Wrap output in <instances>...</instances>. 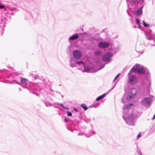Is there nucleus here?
<instances>
[{"mask_svg":"<svg viewBox=\"0 0 155 155\" xmlns=\"http://www.w3.org/2000/svg\"><path fill=\"white\" fill-rule=\"evenodd\" d=\"M132 105V104H130L124 106L123 108L124 111L122 116L127 124L131 126L134 125L135 119L137 118V115L133 114V113H132L131 114H128L129 110L131 108Z\"/></svg>","mask_w":155,"mask_h":155,"instance_id":"nucleus-2","label":"nucleus"},{"mask_svg":"<svg viewBox=\"0 0 155 155\" xmlns=\"http://www.w3.org/2000/svg\"><path fill=\"white\" fill-rule=\"evenodd\" d=\"M54 104H57V105H60V106H61L62 107H64V106L63 105V104H58V103H54Z\"/></svg>","mask_w":155,"mask_h":155,"instance_id":"nucleus-29","label":"nucleus"},{"mask_svg":"<svg viewBox=\"0 0 155 155\" xmlns=\"http://www.w3.org/2000/svg\"><path fill=\"white\" fill-rule=\"evenodd\" d=\"M69 120L68 118L65 117L64 119V121L66 122H67Z\"/></svg>","mask_w":155,"mask_h":155,"instance_id":"nucleus-30","label":"nucleus"},{"mask_svg":"<svg viewBox=\"0 0 155 155\" xmlns=\"http://www.w3.org/2000/svg\"><path fill=\"white\" fill-rule=\"evenodd\" d=\"M120 73H119L115 77V78H114V80L113 81V82H114V81H115L117 79V78L120 75Z\"/></svg>","mask_w":155,"mask_h":155,"instance_id":"nucleus-24","label":"nucleus"},{"mask_svg":"<svg viewBox=\"0 0 155 155\" xmlns=\"http://www.w3.org/2000/svg\"><path fill=\"white\" fill-rule=\"evenodd\" d=\"M5 80L7 81V82H4V81H3L4 82H5V83H11V84H13L14 83L13 82H11L9 81H8V80L7 79H6H6H5Z\"/></svg>","mask_w":155,"mask_h":155,"instance_id":"nucleus-27","label":"nucleus"},{"mask_svg":"<svg viewBox=\"0 0 155 155\" xmlns=\"http://www.w3.org/2000/svg\"><path fill=\"white\" fill-rule=\"evenodd\" d=\"M145 35L146 36V37L149 40H153V38L151 37L150 36V35H149V36H147V34L145 33Z\"/></svg>","mask_w":155,"mask_h":155,"instance_id":"nucleus-20","label":"nucleus"},{"mask_svg":"<svg viewBox=\"0 0 155 155\" xmlns=\"http://www.w3.org/2000/svg\"><path fill=\"white\" fill-rule=\"evenodd\" d=\"M143 7V5H142L137 10L133 12L134 14L135 15L137 16L141 15L142 14V9Z\"/></svg>","mask_w":155,"mask_h":155,"instance_id":"nucleus-14","label":"nucleus"},{"mask_svg":"<svg viewBox=\"0 0 155 155\" xmlns=\"http://www.w3.org/2000/svg\"><path fill=\"white\" fill-rule=\"evenodd\" d=\"M63 108H64L65 109H67V110H69L68 108L67 107H65V106H64V107H63Z\"/></svg>","mask_w":155,"mask_h":155,"instance_id":"nucleus-35","label":"nucleus"},{"mask_svg":"<svg viewBox=\"0 0 155 155\" xmlns=\"http://www.w3.org/2000/svg\"><path fill=\"white\" fill-rule=\"evenodd\" d=\"M133 27H134V28H137L136 26H134Z\"/></svg>","mask_w":155,"mask_h":155,"instance_id":"nucleus-45","label":"nucleus"},{"mask_svg":"<svg viewBox=\"0 0 155 155\" xmlns=\"http://www.w3.org/2000/svg\"><path fill=\"white\" fill-rule=\"evenodd\" d=\"M138 25V28H140L141 27V26L139 24H137Z\"/></svg>","mask_w":155,"mask_h":155,"instance_id":"nucleus-37","label":"nucleus"},{"mask_svg":"<svg viewBox=\"0 0 155 155\" xmlns=\"http://www.w3.org/2000/svg\"><path fill=\"white\" fill-rule=\"evenodd\" d=\"M127 12L128 15L130 16V17H132V16L129 13L128 10H127Z\"/></svg>","mask_w":155,"mask_h":155,"instance_id":"nucleus-34","label":"nucleus"},{"mask_svg":"<svg viewBox=\"0 0 155 155\" xmlns=\"http://www.w3.org/2000/svg\"><path fill=\"white\" fill-rule=\"evenodd\" d=\"M84 134V132H81L78 134V135H82Z\"/></svg>","mask_w":155,"mask_h":155,"instance_id":"nucleus-32","label":"nucleus"},{"mask_svg":"<svg viewBox=\"0 0 155 155\" xmlns=\"http://www.w3.org/2000/svg\"><path fill=\"white\" fill-rule=\"evenodd\" d=\"M143 23L144 27H147L149 26V25L148 23H146L144 21H143Z\"/></svg>","mask_w":155,"mask_h":155,"instance_id":"nucleus-21","label":"nucleus"},{"mask_svg":"<svg viewBox=\"0 0 155 155\" xmlns=\"http://www.w3.org/2000/svg\"><path fill=\"white\" fill-rule=\"evenodd\" d=\"M49 90L51 92H54V91L52 89L50 88H49Z\"/></svg>","mask_w":155,"mask_h":155,"instance_id":"nucleus-40","label":"nucleus"},{"mask_svg":"<svg viewBox=\"0 0 155 155\" xmlns=\"http://www.w3.org/2000/svg\"><path fill=\"white\" fill-rule=\"evenodd\" d=\"M28 82V80L27 79L24 78H21V80L20 81V85L23 84L25 85L26 86V87H24V88H26L28 89V90L31 91L32 90H35V89H33L31 87V85L30 86V87H27L26 86Z\"/></svg>","mask_w":155,"mask_h":155,"instance_id":"nucleus-9","label":"nucleus"},{"mask_svg":"<svg viewBox=\"0 0 155 155\" xmlns=\"http://www.w3.org/2000/svg\"><path fill=\"white\" fill-rule=\"evenodd\" d=\"M144 2V0H127L128 7L129 8V5H134L137 2L142 5Z\"/></svg>","mask_w":155,"mask_h":155,"instance_id":"nucleus-7","label":"nucleus"},{"mask_svg":"<svg viewBox=\"0 0 155 155\" xmlns=\"http://www.w3.org/2000/svg\"><path fill=\"white\" fill-rule=\"evenodd\" d=\"M21 78V77L16 73H13L8 78V80H13L16 83L19 85H20V81Z\"/></svg>","mask_w":155,"mask_h":155,"instance_id":"nucleus-5","label":"nucleus"},{"mask_svg":"<svg viewBox=\"0 0 155 155\" xmlns=\"http://www.w3.org/2000/svg\"><path fill=\"white\" fill-rule=\"evenodd\" d=\"M9 9L10 10H16V8H9Z\"/></svg>","mask_w":155,"mask_h":155,"instance_id":"nucleus-31","label":"nucleus"},{"mask_svg":"<svg viewBox=\"0 0 155 155\" xmlns=\"http://www.w3.org/2000/svg\"><path fill=\"white\" fill-rule=\"evenodd\" d=\"M140 155H142L141 154V153H140Z\"/></svg>","mask_w":155,"mask_h":155,"instance_id":"nucleus-47","label":"nucleus"},{"mask_svg":"<svg viewBox=\"0 0 155 155\" xmlns=\"http://www.w3.org/2000/svg\"><path fill=\"white\" fill-rule=\"evenodd\" d=\"M85 122L87 123H89L91 121V119H87V118H85L84 120Z\"/></svg>","mask_w":155,"mask_h":155,"instance_id":"nucleus-23","label":"nucleus"},{"mask_svg":"<svg viewBox=\"0 0 155 155\" xmlns=\"http://www.w3.org/2000/svg\"><path fill=\"white\" fill-rule=\"evenodd\" d=\"M112 56L113 54L111 52H108L103 55L102 57V59L105 61H110Z\"/></svg>","mask_w":155,"mask_h":155,"instance_id":"nucleus-8","label":"nucleus"},{"mask_svg":"<svg viewBox=\"0 0 155 155\" xmlns=\"http://www.w3.org/2000/svg\"><path fill=\"white\" fill-rule=\"evenodd\" d=\"M104 65H102V68H100V69H102L104 67Z\"/></svg>","mask_w":155,"mask_h":155,"instance_id":"nucleus-43","label":"nucleus"},{"mask_svg":"<svg viewBox=\"0 0 155 155\" xmlns=\"http://www.w3.org/2000/svg\"><path fill=\"white\" fill-rule=\"evenodd\" d=\"M95 54L96 55H100L101 54V52L99 51H97L95 52Z\"/></svg>","mask_w":155,"mask_h":155,"instance_id":"nucleus-28","label":"nucleus"},{"mask_svg":"<svg viewBox=\"0 0 155 155\" xmlns=\"http://www.w3.org/2000/svg\"><path fill=\"white\" fill-rule=\"evenodd\" d=\"M4 9L5 10H6V8L5 7L4 5L0 4V9Z\"/></svg>","mask_w":155,"mask_h":155,"instance_id":"nucleus-22","label":"nucleus"},{"mask_svg":"<svg viewBox=\"0 0 155 155\" xmlns=\"http://www.w3.org/2000/svg\"><path fill=\"white\" fill-rule=\"evenodd\" d=\"M96 133L94 131H91L90 130L89 132V134H87L86 136L87 137H91V136H92L93 135H94Z\"/></svg>","mask_w":155,"mask_h":155,"instance_id":"nucleus-18","label":"nucleus"},{"mask_svg":"<svg viewBox=\"0 0 155 155\" xmlns=\"http://www.w3.org/2000/svg\"><path fill=\"white\" fill-rule=\"evenodd\" d=\"M33 79L34 80L37 81L38 82H36L35 83H32L30 82L31 84V85H32L34 86H36L37 84H38V83H41L43 81V80L39 77L38 75H35L34 76Z\"/></svg>","mask_w":155,"mask_h":155,"instance_id":"nucleus-11","label":"nucleus"},{"mask_svg":"<svg viewBox=\"0 0 155 155\" xmlns=\"http://www.w3.org/2000/svg\"><path fill=\"white\" fill-rule=\"evenodd\" d=\"M106 95V94H104L103 95H102L99 96L98 97H97L96 100L97 101H98L101 99H103V98H104Z\"/></svg>","mask_w":155,"mask_h":155,"instance_id":"nucleus-17","label":"nucleus"},{"mask_svg":"<svg viewBox=\"0 0 155 155\" xmlns=\"http://www.w3.org/2000/svg\"><path fill=\"white\" fill-rule=\"evenodd\" d=\"M141 136V134H140V133H139L138 134V135L137 136V139L139 138V137H140Z\"/></svg>","mask_w":155,"mask_h":155,"instance_id":"nucleus-33","label":"nucleus"},{"mask_svg":"<svg viewBox=\"0 0 155 155\" xmlns=\"http://www.w3.org/2000/svg\"><path fill=\"white\" fill-rule=\"evenodd\" d=\"M132 72L139 74H143L148 72V71L147 69L143 66L138 64H136L132 68L128 74V81L131 84L135 82L137 79L136 77L131 74Z\"/></svg>","mask_w":155,"mask_h":155,"instance_id":"nucleus-1","label":"nucleus"},{"mask_svg":"<svg viewBox=\"0 0 155 155\" xmlns=\"http://www.w3.org/2000/svg\"><path fill=\"white\" fill-rule=\"evenodd\" d=\"M73 55L74 58L79 59L81 56V52L79 50H74L73 51Z\"/></svg>","mask_w":155,"mask_h":155,"instance_id":"nucleus-10","label":"nucleus"},{"mask_svg":"<svg viewBox=\"0 0 155 155\" xmlns=\"http://www.w3.org/2000/svg\"><path fill=\"white\" fill-rule=\"evenodd\" d=\"M19 90H20V88H19Z\"/></svg>","mask_w":155,"mask_h":155,"instance_id":"nucleus-48","label":"nucleus"},{"mask_svg":"<svg viewBox=\"0 0 155 155\" xmlns=\"http://www.w3.org/2000/svg\"><path fill=\"white\" fill-rule=\"evenodd\" d=\"M110 45L109 42H99L98 44V47L100 48H107Z\"/></svg>","mask_w":155,"mask_h":155,"instance_id":"nucleus-13","label":"nucleus"},{"mask_svg":"<svg viewBox=\"0 0 155 155\" xmlns=\"http://www.w3.org/2000/svg\"><path fill=\"white\" fill-rule=\"evenodd\" d=\"M151 84V79L150 75L148 74L147 77L143 81V84L145 85L147 88L149 87Z\"/></svg>","mask_w":155,"mask_h":155,"instance_id":"nucleus-12","label":"nucleus"},{"mask_svg":"<svg viewBox=\"0 0 155 155\" xmlns=\"http://www.w3.org/2000/svg\"><path fill=\"white\" fill-rule=\"evenodd\" d=\"M154 100V97L152 95H150L143 98L140 103L142 106L147 109L151 105Z\"/></svg>","mask_w":155,"mask_h":155,"instance_id":"nucleus-4","label":"nucleus"},{"mask_svg":"<svg viewBox=\"0 0 155 155\" xmlns=\"http://www.w3.org/2000/svg\"><path fill=\"white\" fill-rule=\"evenodd\" d=\"M74 110L75 111H76V112H78V109H76V108H74Z\"/></svg>","mask_w":155,"mask_h":155,"instance_id":"nucleus-41","label":"nucleus"},{"mask_svg":"<svg viewBox=\"0 0 155 155\" xmlns=\"http://www.w3.org/2000/svg\"><path fill=\"white\" fill-rule=\"evenodd\" d=\"M71 48V46H69L68 48V49H69V51L71 52V51L70 49Z\"/></svg>","mask_w":155,"mask_h":155,"instance_id":"nucleus-36","label":"nucleus"},{"mask_svg":"<svg viewBox=\"0 0 155 155\" xmlns=\"http://www.w3.org/2000/svg\"><path fill=\"white\" fill-rule=\"evenodd\" d=\"M136 21L137 24H139L140 22V20L139 19L136 18Z\"/></svg>","mask_w":155,"mask_h":155,"instance_id":"nucleus-25","label":"nucleus"},{"mask_svg":"<svg viewBox=\"0 0 155 155\" xmlns=\"http://www.w3.org/2000/svg\"><path fill=\"white\" fill-rule=\"evenodd\" d=\"M67 115H68V116H71L72 115V113H71V112H70L67 111Z\"/></svg>","mask_w":155,"mask_h":155,"instance_id":"nucleus-26","label":"nucleus"},{"mask_svg":"<svg viewBox=\"0 0 155 155\" xmlns=\"http://www.w3.org/2000/svg\"><path fill=\"white\" fill-rule=\"evenodd\" d=\"M61 97H62V98H63V97H63V95H62V96H61Z\"/></svg>","mask_w":155,"mask_h":155,"instance_id":"nucleus-46","label":"nucleus"},{"mask_svg":"<svg viewBox=\"0 0 155 155\" xmlns=\"http://www.w3.org/2000/svg\"><path fill=\"white\" fill-rule=\"evenodd\" d=\"M76 59L73 58L70 59V65L72 67H74L75 66L76 64L80 66H84V63L82 61H78L76 60Z\"/></svg>","mask_w":155,"mask_h":155,"instance_id":"nucleus-6","label":"nucleus"},{"mask_svg":"<svg viewBox=\"0 0 155 155\" xmlns=\"http://www.w3.org/2000/svg\"><path fill=\"white\" fill-rule=\"evenodd\" d=\"M115 85H114V86H113V87L112 88H111V89L110 90V91L111 90H112V89H113L114 87H115Z\"/></svg>","mask_w":155,"mask_h":155,"instance_id":"nucleus-42","label":"nucleus"},{"mask_svg":"<svg viewBox=\"0 0 155 155\" xmlns=\"http://www.w3.org/2000/svg\"><path fill=\"white\" fill-rule=\"evenodd\" d=\"M136 90L134 88L129 89L127 92L125 93L121 100L122 102L124 103L126 101H129L132 100L136 94Z\"/></svg>","mask_w":155,"mask_h":155,"instance_id":"nucleus-3","label":"nucleus"},{"mask_svg":"<svg viewBox=\"0 0 155 155\" xmlns=\"http://www.w3.org/2000/svg\"><path fill=\"white\" fill-rule=\"evenodd\" d=\"M83 66L84 67V72H87L88 73H93L94 72L93 70V68L89 67L87 65L85 66V64L84 66Z\"/></svg>","mask_w":155,"mask_h":155,"instance_id":"nucleus-16","label":"nucleus"},{"mask_svg":"<svg viewBox=\"0 0 155 155\" xmlns=\"http://www.w3.org/2000/svg\"><path fill=\"white\" fill-rule=\"evenodd\" d=\"M33 93V94H35V95H37V96H39V94H37V93H35H35H34V92H33V93Z\"/></svg>","mask_w":155,"mask_h":155,"instance_id":"nucleus-38","label":"nucleus"},{"mask_svg":"<svg viewBox=\"0 0 155 155\" xmlns=\"http://www.w3.org/2000/svg\"><path fill=\"white\" fill-rule=\"evenodd\" d=\"M79 38V35L78 34H75L72 35L68 39V41L71 43V41L78 39Z\"/></svg>","mask_w":155,"mask_h":155,"instance_id":"nucleus-15","label":"nucleus"},{"mask_svg":"<svg viewBox=\"0 0 155 155\" xmlns=\"http://www.w3.org/2000/svg\"><path fill=\"white\" fill-rule=\"evenodd\" d=\"M155 119V114L154 115L153 118L152 119V120H154Z\"/></svg>","mask_w":155,"mask_h":155,"instance_id":"nucleus-39","label":"nucleus"},{"mask_svg":"<svg viewBox=\"0 0 155 155\" xmlns=\"http://www.w3.org/2000/svg\"><path fill=\"white\" fill-rule=\"evenodd\" d=\"M151 45L152 46H155V45L152 44H151Z\"/></svg>","mask_w":155,"mask_h":155,"instance_id":"nucleus-44","label":"nucleus"},{"mask_svg":"<svg viewBox=\"0 0 155 155\" xmlns=\"http://www.w3.org/2000/svg\"><path fill=\"white\" fill-rule=\"evenodd\" d=\"M81 107L84 109V110H87L88 109L87 107L84 104H81Z\"/></svg>","mask_w":155,"mask_h":155,"instance_id":"nucleus-19","label":"nucleus"}]
</instances>
